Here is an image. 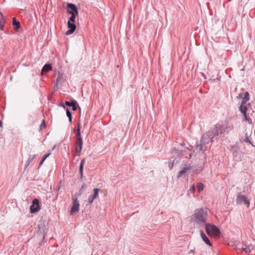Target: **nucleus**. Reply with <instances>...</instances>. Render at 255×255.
<instances>
[{
	"label": "nucleus",
	"instance_id": "7",
	"mask_svg": "<svg viewBox=\"0 0 255 255\" xmlns=\"http://www.w3.org/2000/svg\"><path fill=\"white\" fill-rule=\"evenodd\" d=\"M66 11L70 14L78 13V10L75 4L72 3H68L66 5Z\"/></svg>",
	"mask_w": 255,
	"mask_h": 255
},
{
	"label": "nucleus",
	"instance_id": "23",
	"mask_svg": "<svg viewBox=\"0 0 255 255\" xmlns=\"http://www.w3.org/2000/svg\"><path fill=\"white\" fill-rule=\"evenodd\" d=\"M245 104H242L240 107V110L241 113L243 114L247 113V107L246 106L244 105Z\"/></svg>",
	"mask_w": 255,
	"mask_h": 255
},
{
	"label": "nucleus",
	"instance_id": "10",
	"mask_svg": "<svg viewBox=\"0 0 255 255\" xmlns=\"http://www.w3.org/2000/svg\"><path fill=\"white\" fill-rule=\"evenodd\" d=\"M73 206L71 209V214L79 212L80 204L77 197L73 198Z\"/></svg>",
	"mask_w": 255,
	"mask_h": 255
},
{
	"label": "nucleus",
	"instance_id": "14",
	"mask_svg": "<svg viewBox=\"0 0 255 255\" xmlns=\"http://www.w3.org/2000/svg\"><path fill=\"white\" fill-rule=\"evenodd\" d=\"M200 235H201V237L202 240L204 241V242L206 244H207L209 246H212V243L210 242L209 239L206 236V235H205V234L204 233L203 231H200Z\"/></svg>",
	"mask_w": 255,
	"mask_h": 255
},
{
	"label": "nucleus",
	"instance_id": "1",
	"mask_svg": "<svg viewBox=\"0 0 255 255\" xmlns=\"http://www.w3.org/2000/svg\"><path fill=\"white\" fill-rule=\"evenodd\" d=\"M215 136H217V135L212 129L207 131L201 136L199 143L197 142L195 147L196 150L204 154L209 147L208 144L210 141L212 142L214 141L213 139Z\"/></svg>",
	"mask_w": 255,
	"mask_h": 255
},
{
	"label": "nucleus",
	"instance_id": "2",
	"mask_svg": "<svg viewBox=\"0 0 255 255\" xmlns=\"http://www.w3.org/2000/svg\"><path fill=\"white\" fill-rule=\"evenodd\" d=\"M207 216V212L203 208L197 209L192 216L191 221L200 225L205 224Z\"/></svg>",
	"mask_w": 255,
	"mask_h": 255
},
{
	"label": "nucleus",
	"instance_id": "40",
	"mask_svg": "<svg viewBox=\"0 0 255 255\" xmlns=\"http://www.w3.org/2000/svg\"><path fill=\"white\" fill-rule=\"evenodd\" d=\"M234 243L233 242H230V243H229V245L230 246H232V247H234Z\"/></svg>",
	"mask_w": 255,
	"mask_h": 255
},
{
	"label": "nucleus",
	"instance_id": "34",
	"mask_svg": "<svg viewBox=\"0 0 255 255\" xmlns=\"http://www.w3.org/2000/svg\"><path fill=\"white\" fill-rule=\"evenodd\" d=\"M244 141L246 142H249L251 144H252V142L251 141H250L247 134H246L245 135V139H244Z\"/></svg>",
	"mask_w": 255,
	"mask_h": 255
},
{
	"label": "nucleus",
	"instance_id": "28",
	"mask_svg": "<svg viewBox=\"0 0 255 255\" xmlns=\"http://www.w3.org/2000/svg\"><path fill=\"white\" fill-rule=\"evenodd\" d=\"M197 186L198 192H201L202 191H203L204 188V185L202 183H198Z\"/></svg>",
	"mask_w": 255,
	"mask_h": 255
},
{
	"label": "nucleus",
	"instance_id": "33",
	"mask_svg": "<svg viewBox=\"0 0 255 255\" xmlns=\"http://www.w3.org/2000/svg\"><path fill=\"white\" fill-rule=\"evenodd\" d=\"M77 105L78 106V103L77 101H76L75 102V104H73V106H71L72 107L73 111H75L77 110Z\"/></svg>",
	"mask_w": 255,
	"mask_h": 255
},
{
	"label": "nucleus",
	"instance_id": "5",
	"mask_svg": "<svg viewBox=\"0 0 255 255\" xmlns=\"http://www.w3.org/2000/svg\"><path fill=\"white\" fill-rule=\"evenodd\" d=\"M237 203L238 204H241L244 203L247 207H249L250 205V200L248 199L247 197L243 195L241 193H239L236 199Z\"/></svg>",
	"mask_w": 255,
	"mask_h": 255
},
{
	"label": "nucleus",
	"instance_id": "41",
	"mask_svg": "<svg viewBox=\"0 0 255 255\" xmlns=\"http://www.w3.org/2000/svg\"><path fill=\"white\" fill-rule=\"evenodd\" d=\"M85 187H86V184L85 183H84L81 187V190L84 189L85 188Z\"/></svg>",
	"mask_w": 255,
	"mask_h": 255
},
{
	"label": "nucleus",
	"instance_id": "13",
	"mask_svg": "<svg viewBox=\"0 0 255 255\" xmlns=\"http://www.w3.org/2000/svg\"><path fill=\"white\" fill-rule=\"evenodd\" d=\"M83 146V140H76L75 143V150L77 153H78V156L80 155V153L81 152Z\"/></svg>",
	"mask_w": 255,
	"mask_h": 255
},
{
	"label": "nucleus",
	"instance_id": "35",
	"mask_svg": "<svg viewBox=\"0 0 255 255\" xmlns=\"http://www.w3.org/2000/svg\"><path fill=\"white\" fill-rule=\"evenodd\" d=\"M195 191V188L194 185H192L189 190V192H190L191 193H194Z\"/></svg>",
	"mask_w": 255,
	"mask_h": 255
},
{
	"label": "nucleus",
	"instance_id": "27",
	"mask_svg": "<svg viewBox=\"0 0 255 255\" xmlns=\"http://www.w3.org/2000/svg\"><path fill=\"white\" fill-rule=\"evenodd\" d=\"M172 151L173 152L176 153L177 155H180L182 154V150L177 149L175 147L172 148Z\"/></svg>",
	"mask_w": 255,
	"mask_h": 255
},
{
	"label": "nucleus",
	"instance_id": "30",
	"mask_svg": "<svg viewBox=\"0 0 255 255\" xmlns=\"http://www.w3.org/2000/svg\"><path fill=\"white\" fill-rule=\"evenodd\" d=\"M243 115L244 116V119H245V121H247L249 122V123L250 124H251L252 122V120L251 119L249 118L247 115V113H245V114H243Z\"/></svg>",
	"mask_w": 255,
	"mask_h": 255
},
{
	"label": "nucleus",
	"instance_id": "20",
	"mask_svg": "<svg viewBox=\"0 0 255 255\" xmlns=\"http://www.w3.org/2000/svg\"><path fill=\"white\" fill-rule=\"evenodd\" d=\"M85 163V159L83 158L80 162V165L79 167V172L80 174V178H82L83 177V166Z\"/></svg>",
	"mask_w": 255,
	"mask_h": 255
},
{
	"label": "nucleus",
	"instance_id": "12",
	"mask_svg": "<svg viewBox=\"0 0 255 255\" xmlns=\"http://www.w3.org/2000/svg\"><path fill=\"white\" fill-rule=\"evenodd\" d=\"M99 190L100 189L98 188H94L93 189L94 193L88 198V202L89 205L91 204L94 200L98 197Z\"/></svg>",
	"mask_w": 255,
	"mask_h": 255
},
{
	"label": "nucleus",
	"instance_id": "43",
	"mask_svg": "<svg viewBox=\"0 0 255 255\" xmlns=\"http://www.w3.org/2000/svg\"><path fill=\"white\" fill-rule=\"evenodd\" d=\"M2 126V122L0 120V127H1Z\"/></svg>",
	"mask_w": 255,
	"mask_h": 255
},
{
	"label": "nucleus",
	"instance_id": "18",
	"mask_svg": "<svg viewBox=\"0 0 255 255\" xmlns=\"http://www.w3.org/2000/svg\"><path fill=\"white\" fill-rule=\"evenodd\" d=\"M243 248H245V246H243L242 244L239 243L234 247V249L236 250L237 252H240L241 253L244 252Z\"/></svg>",
	"mask_w": 255,
	"mask_h": 255
},
{
	"label": "nucleus",
	"instance_id": "46",
	"mask_svg": "<svg viewBox=\"0 0 255 255\" xmlns=\"http://www.w3.org/2000/svg\"><path fill=\"white\" fill-rule=\"evenodd\" d=\"M58 80H59V77L57 79L56 82V85L58 84Z\"/></svg>",
	"mask_w": 255,
	"mask_h": 255
},
{
	"label": "nucleus",
	"instance_id": "17",
	"mask_svg": "<svg viewBox=\"0 0 255 255\" xmlns=\"http://www.w3.org/2000/svg\"><path fill=\"white\" fill-rule=\"evenodd\" d=\"M243 250L246 254H252L253 247L252 246H247L246 245H245V248H243Z\"/></svg>",
	"mask_w": 255,
	"mask_h": 255
},
{
	"label": "nucleus",
	"instance_id": "16",
	"mask_svg": "<svg viewBox=\"0 0 255 255\" xmlns=\"http://www.w3.org/2000/svg\"><path fill=\"white\" fill-rule=\"evenodd\" d=\"M52 70V66L50 64H46L41 70V73H45Z\"/></svg>",
	"mask_w": 255,
	"mask_h": 255
},
{
	"label": "nucleus",
	"instance_id": "31",
	"mask_svg": "<svg viewBox=\"0 0 255 255\" xmlns=\"http://www.w3.org/2000/svg\"><path fill=\"white\" fill-rule=\"evenodd\" d=\"M43 128H46L45 120H44V119L42 120V122L39 126V130H41Z\"/></svg>",
	"mask_w": 255,
	"mask_h": 255
},
{
	"label": "nucleus",
	"instance_id": "25",
	"mask_svg": "<svg viewBox=\"0 0 255 255\" xmlns=\"http://www.w3.org/2000/svg\"><path fill=\"white\" fill-rule=\"evenodd\" d=\"M76 101L74 99H72L70 102L66 101L65 102V104L66 106L71 107L72 106H73V104H75V102Z\"/></svg>",
	"mask_w": 255,
	"mask_h": 255
},
{
	"label": "nucleus",
	"instance_id": "39",
	"mask_svg": "<svg viewBox=\"0 0 255 255\" xmlns=\"http://www.w3.org/2000/svg\"><path fill=\"white\" fill-rule=\"evenodd\" d=\"M171 162L173 163V165H174L175 163H177L178 162V160L174 159L173 161H171Z\"/></svg>",
	"mask_w": 255,
	"mask_h": 255
},
{
	"label": "nucleus",
	"instance_id": "38",
	"mask_svg": "<svg viewBox=\"0 0 255 255\" xmlns=\"http://www.w3.org/2000/svg\"><path fill=\"white\" fill-rule=\"evenodd\" d=\"M223 129H225V131H228V130H230L231 128L230 127H226L225 128H223Z\"/></svg>",
	"mask_w": 255,
	"mask_h": 255
},
{
	"label": "nucleus",
	"instance_id": "32",
	"mask_svg": "<svg viewBox=\"0 0 255 255\" xmlns=\"http://www.w3.org/2000/svg\"><path fill=\"white\" fill-rule=\"evenodd\" d=\"M50 154H51V151L50 150H49L48 153L44 154L42 156V160H43V161H45V160L50 155Z\"/></svg>",
	"mask_w": 255,
	"mask_h": 255
},
{
	"label": "nucleus",
	"instance_id": "11",
	"mask_svg": "<svg viewBox=\"0 0 255 255\" xmlns=\"http://www.w3.org/2000/svg\"><path fill=\"white\" fill-rule=\"evenodd\" d=\"M67 27L69 29L66 32V35H69L74 33L76 28V25L75 22L68 21Z\"/></svg>",
	"mask_w": 255,
	"mask_h": 255
},
{
	"label": "nucleus",
	"instance_id": "3",
	"mask_svg": "<svg viewBox=\"0 0 255 255\" xmlns=\"http://www.w3.org/2000/svg\"><path fill=\"white\" fill-rule=\"evenodd\" d=\"M205 229L207 234L210 236L217 237L220 236L221 232L219 229L214 225L206 224Z\"/></svg>",
	"mask_w": 255,
	"mask_h": 255
},
{
	"label": "nucleus",
	"instance_id": "42",
	"mask_svg": "<svg viewBox=\"0 0 255 255\" xmlns=\"http://www.w3.org/2000/svg\"><path fill=\"white\" fill-rule=\"evenodd\" d=\"M44 161H43V160H41V161L39 163V168L42 165Z\"/></svg>",
	"mask_w": 255,
	"mask_h": 255
},
{
	"label": "nucleus",
	"instance_id": "15",
	"mask_svg": "<svg viewBox=\"0 0 255 255\" xmlns=\"http://www.w3.org/2000/svg\"><path fill=\"white\" fill-rule=\"evenodd\" d=\"M12 25L14 29L16 31L20 28V23L19 21L17 20L15 17L12 18Z\"/></svg>",
	"mask_w": 255,
	"mask_h": 255
},
{
	"label": "nucleus",
	"instance_id": "22",
	"mask_svg": "<svg viewBox=\"0 0 255 255\" xmlns=\"http://www.w3.org/2000/svg\"><path fill=\"white\" fill-rule=\"evenodd\" d=\"M249 94L248 92H246L244 94V97L243 98L242 103L245 104L249 100Z\"/></svg>",
	"mask_w": 255,
	"mask_h": 255
},
{
	"label": "nucleus",
	"instance_id": "4",
	"mask_svg": "<svg viewBox=\"0 0 255 255\" xmlns=\"http://www.w3.org/2000/svg\"><path fill=\"white\" fill-rule=\"evenodd\" d=\"M231 150L235 160L236 161H241L244 156V153L240 150V148L237 145L232 146Z\"/></svg>",
	"mask_w": 255,
	"mask_h": 255
},
{
	"label": "nucleus",
	"instance_id": "24",
	"mask_svg": "<svg viewBox=\"0 0 255 255\" xmlns=\"http://www.w3.org/2000/svg\"><path fill=\"white\" fill-rule=\"evenodd\" d=\"M71 15L68 21H72V22H76V17H78V13L73 14H71Z\"/></svg>",
	"mask_w": 255,
	"mask_h": 255
},
{
	"label": "nucleus",
	"instance_id": "37",
	"mask_svg": "<svg viewBox=\"0 0 255 255\" xmlns=\"http://www.w3.org/2000/svg\"><path fill=\"white\" fill-rule=\"evenodd\" d=\"M59 106L63 108L65 110H66V107H65V106L63 104V103H60L59 105Z\"/></svg>",
	"mask_w": 255,
	"mask_h": 255
},
{
	"label": "nucleus",
	"instance_id": "36",
	"mask_svg": "<svg viewBox=\"0 0 255 255\" xmlns=\"http://www.w3.org/2000/svg\"><path fill=\"white\" fill-rule=\"evenodd\" d=\"M169 168L170 170H171L173 168V167L174 166L173 163H172L171 161L169 162Z\"/></svg>",
	"mask_w": 255,
	"mask_h": 255
},
{
	"label": "nucleus",
	"instance_id": "19",
	"mask_svg": "<svg viewBox=\"0 0 255 255\" xmlns=\"http://www.w3.org/2000/svg\"><path fill=\"white\" fill-rule=\"evenodd\" d=\"M5 22L3 15L1 11H0V29L1 30H3V27L4 26Z\"/></svg>",
	"mask_w": 255,
	"mask_h": 255
},
{
	"label": "nucleus",
	"instance_id": "44",
	"mask_svg": "<svg viewBox=\"0 0 255 255\" xmlns=\"http://www.w3.org/2000/svg\"><path fill=\"white\" fill-rule=\"evenodd\" d=\"M29 165V164H27V161L26 164H25V168H27L28 166Z\"/></svg>",
	"mask_w": 255,
	"mask_h": 255
},
{
	"label": "nucleus",
	"instance_id": "26",
	"mask_svg": "<svg viewBox=\"0 0 255 255\" xmlns=\"http://www.w3.org/2000/svg\"><path fill=\"white\" fill-rule=\"evenodd\" d=\"M65 110L66 111V115L68 117L69 121L70 123H71L72 119L71 113L70 112L68 108H66V110Z\"/></svg>",
	"mask_w": 255,
	"mask_h": 255
},
{
	"label": "nucleus",
	"instance_id": "8",
	"mask_svg": "<svg viewBox=\"0 0 255 255\" xmlns=\"http://www.w3.org/2000/svg\"><path fill=\"white\" fill-rule=\"evenodd\" d=\"M224 126L223 124H216L214 128L212 129L213 130L215 134L218 136L221 135L224 131L225 129H223Z\"/></svg>",
	"mask_w": 255,
	"mask_h": 255
},
{
	"label": "nucleus",
	"instance_id": "29",
	"mask_svg": "<svg viewBox=\"0 0 255 255\" xmlns=\"http://www.w3.org/2000/svg\"><path fill=\"white\" fill-rule=\"evenodd\" d=\"M36 155H30L27 159V164H29L35 157Z\"/></svg>",
	"mask_w": 255,
	"mask_h": 255
},
{
	"label": "nucleus",
	"instance_id": "6",
	"mask_svg": "<svg viewBox=\"0 0 255 255\" xmlns=\"http://www.w3.org/2000/svg\"><path fill=\"white\" fill-rule=\"evenodd\" d=\"M30 209L31 213H36L40 210V206L38 199L35 198L32 200V204L30 206Z\"/></svg>",
	"mask_w": 255,
	"mask_h": 255
},
{
	"label": "nucleus",
	"instance_id": "9",
	"mask_svg": "<svg viewBox=\"0 0 255 255\" xmlns=\"http://www.w3.org/2000/svg\"><path fill=\"white\" fill-rule=\"evenodd\" d=\"M191 169L192 167L190 166V165L183 164L181 166V170L179 172L178 174L177 177L179 178L180 177L185 175L188 172H189V171L191 170Z\"/></svg>",
	"mask_w": 255,
	"mask_h": 255
},
{
	"label": "nucleus",
	"instance_id": "21",
	"mask_svg": "<svg viewBox=\"0 0 255 255\" xmlns=\"http://www.w3.org/2000/svg\"><path fill=\"white\" fill-rule=\"evenodd\" d=\"M80 124L79 123L78 125V128L77 129L76 139V140L82 139L81 135V132H80Z\"/></svg>",
	"mask_w": 255,
	"mask_h": 255
},
{
	"label": "nucleus",
	"instance_id": "45",
	"mask_svg": "<svg viewBox=\"0 0 255 255\" xmlns=\"http://www.w3.org/2000/svg\"><path fill=\"white\" fill-rule=\"evenodd\" d=\"M190 253H192L194 254V253H195V252H194V250H191V251H190Z\"/></svg>",
	"mask_w": 255,
	"mask_h": 255
}]
</instances>
